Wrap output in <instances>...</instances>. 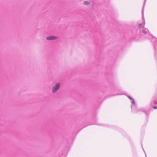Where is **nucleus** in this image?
I'll use <instances>...</instances> for the list:
<instances>
[{"label": "nucleus", "mask_w": 157, "mask_h": 157, "mask_svg": "<svg viewBox=\"0 0 157 157\" xmlns=\"http://www.w3.org/2000/svg\"><path fill=\"white\" fill-rule=\"evenodd\" d=\"M60 86V83L57 84L56 86L53 87L52 89V92L53 93H55L59 89Z\"/></svg>", "instance_id": "obj_1"}, {"label": "nucleus", "mask_w": 157, "mask_h": 157, "mask_svg": "<svg viewBox=\"0 0 157 157\" xmlns=\"http://www.w3.org/2000/svg\"><path fill=\"white\" fill-rule=\"evenodd\" d=\"M57 38L55 36H50L47 38V39L48 40H53L56 39Z\"/></svg>", "instance_id": "obj_2"}, {"label": "nucleus", "mask_w": 157, "mask_h": 157, "mask_svg": "<svg viewBox=\"0 0 157 157\" xmlns=\"http://www.w3.org/2000/svg\"><path fill=\"white\" fill-rule=\"evenodd\" d=\"M84 4L86 5H88L89 4V3L88 2H85Z\"/></svg>", "instance_id": "obj_3"}, {"label": "nucleus", "mask_w": 157, "mask_h": 157, "mask_svg": "<svg viewBox=\"0 0 157 157\" xmlns=\"http://www.w3.org/2000/svg\"><path fill=\"white\" fill-rule=\"evenodd\" d=\"M139 26H140V28H141L142 27H143V26L141 24H140L139 25Z\"/></svg>", "instance_id": "obj_4"}, {"label": "nucleus", "mask_w": 157, "mask_h": 157, "mask_svg": "<svg viewBox=\"0 0 157 157\" xmlns=\"http://www.w3.org/2000/svg\"><path fill=\"white\" fill-rule=\"evenodd\" d=\"M143 33H147V31H145L144 30H143Z\"/></svg>", "instance_id": "obj_5"}, {"label": "nucleus", "mask_w": 157, "mask_h": 157, "mask_svg": "<svg viewBox=\"0 0 157 157\" xmlns=\"http://www.w3.org/2000/svg\"><path fill=\"white\" fill-rule=\"evenodd\" d=\"M128 98L130 99V100H133L131 97L128 96Z\"/></svg>", "instance_id": "obj_6"}, {"label": "nucleus", "mask_w": 157, "mask_h": 157, "mask_svg": "<svg viewBox=\"0 0 157 157\" xmlns=\"http://www.w3.org/2000/svg\"><path fill=\"white\" fill-rule=\"evenodd\" d=\"M132 103L135 104V102L134 101V100H132Z\"/></svg>", "instance_id": "obj_7"}, {"label": "nucleus", "mask_w": 157, "mask_h": 157, "mask_svg": "<svg viewBox=\"0 0 157 157\" xmlns=\"http://www.w3.org/2000/svg\"><path fill=\"white\" fill-rule=\"evenodd\" d=\"M154 109H157V108L156 107V106H155V107H154Z\"/></svg>", "instance_id": "obj_8"}]
</instances>
